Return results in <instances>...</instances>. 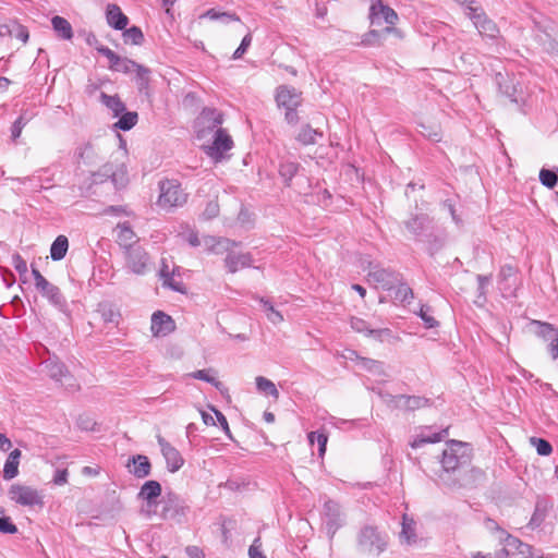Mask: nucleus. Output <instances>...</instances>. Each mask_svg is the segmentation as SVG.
Instances as JSON below:
<instances>
[{"label":"nucleus","instance_id":"obj_1","mask_svg":"<svg viewBox=\"0 0 558 558\" xmlns=\"http://www.w3.org/2000/svg\"><path fill=\"white\" fill-rule=\"evenodd\" d=\"M471 463V445L454 439L448 440L441 453L437 484L451 490L469 486L470 473L474 471Z\"/></svg>","mask_w":558,"mask_h":558},{"label":"nucleus","instance_id":"obj_2","mask_svg":"<svg viewBox=\"0 0 558 558\" xmlns=\"http://www.w3.org/2000/svg\"><path fill=\"white\" fill-rule=\"evenodd\" d=\"M404 228L413 236V240L423 244L429 256L441 251L447 242V233L444 228L435 225L427 214H415L403 221Z\"/></svg>","mask_w":558,"mask_h":558},{"label":"nucleus","instance_id":"obj_3","mask_svg":"<svg viewBox=\"0 0 558 558\" xmlns=\"http://www.w3.org/2000/svg\"><path fill=\"white\" fill-rule=\"evenodd\" d=\"M388 534L377 526L364 525L356 535V547L360 553L380 556L388 547Z\"/></svg>","mask_w":558,"mask_h":558},{"label":"nucleus","instance_id":"obj_4","mask_svg":"<svg viewBox=\"0 0 558 558\" xmlns=\"http://www.w3.org/2000/svg\"><path fill=\"white\" fill-rule=\"evenodd\" d=\"M160 195L158 205L163 208L182 206L186 202V194L177 180H163L159 183Z\"/></svg>","mask_w":558,"mask_h":558},{"label":"nucleus","instance_id":"obj_5","mask_svg":"<svg viewBox=\"0 0 558 558\" xmlns=\"http://www.w3.org/2000/svg\"><path fill=\"white\" fill-rule=\"evenodd\" d=\"M190 511V506L184 498L174 492H168L162 499V510L160 517L165 520H174L182 522Z\"/></svg>","mask_w":558,"mask_h":558},{"label":"nucleus","instance_id":"obj_6","mask_svg":"<svg viewBox=\"0 0 558 558\" xmlns=\"http://www.w3.org/2000/svg\"><path fill=\"white\" fill-rule=\"evenodd\" d=\"M44 372L60 386L69 391H75L78 386L66 366L57 357H49L43 363Z\"/></svg>","mask_w":558,"mask_h":558},{"label":"nucleus","instance_id":"obj_7","mask_svg":"<svg viewBox=\"0 0 558 558\" xmlns=\"http://www.w3.org/2000/svg\"><path fill=\"white\" fill-rule=\"evenodd\" d=\"M223 114L216 108L205 107L195 120V131L198 138L207 136L217 129H221Z\"/></svg>","mask_w":558,"mask_h":558},{"label":"nucleus","instance_id":"obj_8","mask_svg":"<svg viewBox=\"0 0 558 558\" xmlns=\"http://www.w3.org/2000/svg\"><path fill=\"white\" fill-rule=\"evenodd\" d=\"M323 522L328 538L332 541L337 531L342 527L344 523L341 506L337 501L328 499L324 502Z\"/></svg>","mask_w":558,"mask_h":558},{"label":"nucleus","instance_id":"obj_9","mask_svg":"<svg viewBox=\"0 0 558 558\" xmlns=\"http://www.w3.org/2000/svg\"><path fill=\"white\" fill-rule=\"evenodd\" d=\"M9 497L12 501L25 506V507H34V506H44V497L43 495L34 487L22 485V484H13L9 489Z\"/></svg>","mask_w":558,"mask_h":558},{"label":"nucleus","instance_id":"obj_10","mask_svg":"<svg viewBox=\"0 0 558 558\" xmlns=\"http://www.w3.org/2000/svg\"><path fill=\"white\" fill-rule=\"evenodd\" d=\"M368 281H372L378 286H380L384 290L390 291L392 290L397 283L402 278V275L391 270L380 267L379 265H374L373 263L368 264Z\"/></svg>","mask_w":558,"mask_h":558},{"label":"nucleus","instance_id":"obj_11","mask_svg":"<svg viewBox=\"0 0 558 558\" xmlns=\"http://www.w3.org/2000/svg\"><path fill=\"white\" fill-rule=\"evenodd\" d=\"M125 254L126 269L137 276L145 275L149 269V255L142 246H131Z\"/></svg>","mask_w":558,"mask_h":558},{"label":"nucleus","instance_id":"obj_12","mask_svg":"<svg viewBox=\"0 0 558 558\" xmlns=\"http://www.w3.org/2000/svg\"><path fill=\"white\" fill-rule=\"evenodd\" d=\"M233 147V140L225 129H217L210 145L204 146L205 154L214 161H221L223 154Z\"/></svg>","mask_w":558,"mask_h":558},{"label":"nucleus","instance_id":"obj_13","mask_svg":"<svg viewBox=\"0 0 558 558\" xmlns=\"http://www.w3.org/2000/svg\"><path fill=\"white\" fill-rule=\"evenodd\" d=\"M494 81L499 92L512 102L519 104L523 100L522 87L519 83H515L513 76H510L508 73L497 72Z\"/></svg>","mask_w":558,"mask_h":558},{"label":"nucleus","instance_id":"obj_14","mask_svg":"<svg viewBox=\"0 0 558 558\" xmlns=\"http://www.w3.org/2000/svg\"><path fill=\"white\" fill-rule=\"evenodd\" d=\"M161 493L162 487L158 481L149 480L142 485L137 498L145 501L147 508L145 511L148 515L153 512L155 513V508L158 505V498L161 496Z\"/></svg>","mask_w":558,"mask_h":558},{"label":"nucleus","instance_id":"obj_15","mask_svg":"<svg viewBox=\"0 0 558 558\" xmlns=\"http://www.w3.org/2000/svg\"><path fill=\"white\" fill-rule=\"evenodd\" d=\"M369 19L372 25H381L383 22L392 27L398 21V14L389 5L384 4L381 0H376L369 9Z\"/></svg>","mask_w":558,"mask_h":558},{"label":"nucleus","instance_id":"obj_16","mask_svg":"<svg viewBox=\"0 0 558 558\" xmlns=\"http://www.w3.org/2000/svg\"><path fill=\"white\" fill-rule=\"evenodd\" d=\"M157 442L166 460L167 470L171 473L178 472L184 464V459L179 450L161 436H157Z\"/></svg>","mask_w":558,"mask_h":558},{"label":"nucleus","instance_id":"obj_17","mask_svg":"<svg viewBox=\"0 0 558 558\" xmlns=\"http://www.w3.org/2000/svg\"><path fill=\"white\" fill-rule=\"evenodd\" d=\"M275 100L279 108L300 107L302 93L290 85H279L276 88Z\"/></svg>","mask_w":558,"mask_h":558},{"label":"nucleus","instance_id":"obj_18","mask_svg":"<svg viewBox=\"0 0 558 558\" xmlns=\"http://www.w3.org/2000/svg\"><path fill=\"white\" fill-rule=\"evenodd\" d=\"M350 326L355 332L363 333L378 341H383L384 337H388L391 333L389 328H372L366 320L355 316L350 318Z\"/></svg>","mask_w":558,"mask_h":558},{"label":"nucleus","instance_id":"obj_19","mask_svg":"<svg viewBox=\"0 0 558 558\" xmlns=\"http://www.w3.org/2000/svg\"><path fill=\"white\" fill-rule=\"evenodd\" d=\"M175 329L172 317L165 312L157 311L151 315L150 330L154 336H168Z\"/></svg>","mask_w":558,"mask_h":558},{"label":"nucleus","instance_id":"obj_20","mask_svg":"<svg viewBox=\"0 0 558 558\" xmlns=\"http://www.w3.org/2000/svg\"><path fill=\"white\" fill-rule=\"evenodd\" d=\"M37 290L44 298H46L49 301L51 305L57 307L59 311H66V300L63 296L61 290L57 286L52 284L47 280L41 286H39Z\"/></svg>","mask_w":558,"mask_h":558},{"label":"nucleus","instance_id":"obj_21","mask_svg":"<svg viewBox=\"0 0 558 558\" xmlns=\"http://www.w3.org/2000/svg\"><path fill=\"white\" fill-rule=\"evenodd\" d=\"M126 468L136 478H145L151 473V463L147 456L134 454L128 459Z\"/></svg>","mask_w":558,"mask_h":558},{"label":"nucleus","instance_id":"obj_22","mask_svg":"<svg viewBox=\"0 0 558 558\" xmlns=\"http://www.w3.org/2000/svg\"><path fill=\"white\" fill-rule=\"evenodd\" d=\"M159 278L162 280L163 288H168L179 293H186L185 284L182 281L174 279V272H171L168 260L166 258L161 259Z\"/></svg>","mask_w":558,"mask_h":558},{"label":"nucleus","instance_id":"obj_23","mask_svg":"<svg viewBox=\"0 0 558 558\" xmlns=\"http://www.w3.org/2000/svg\"><path fill=\"white\" fill-rule=\"evenodd\" d=\"M553 508V502L547 497H537L535 509L531 517L527 527L531 530L539 527L545 521L548 511Z\"/></svg>","mask_w":558,"mask_h":558},{"label":"nucleus","instance_id":"obj_24","mask_svg":"<svg viewBox=\"0 0 558 558\" xmlns=\"http://www.w3.org/2000/svg\"><path fill=\"white\" fill-rule=\"evenodd\" d=\"M253 256L251 253H234L229 252L225 258V266L231 274L236 272L241 268L251 267Z\"/></svg>","mask_w":558,"mask_h":558},{"label":"nucleus","instance_id":"obj_25","mask_svg":"<svg viewBox=\"0 0 558 558\" xmlns=\"http://www.w3.org/2000/svg\"><path fill=\"white\" fill-rule=\"evenodd\" d=\"M517 274L518 269L514 266L509 264L501 266L498 275L500 289L513 294L517 289Z\"/></svg>","mask_w":558,"mask_h":558},{"label":"nucleus","instance_id":"obj_26","mask_svg":"<svg viewBox=\"0 0 558 558\" xmlns=\"http://www.w3.org/2000/svg\"><path fill=\"white\" fill-rule=\"evenodd\" d=\"M426 430H427V433L426 432H422L421 434L415 436L413 438V440L410 442V446L413 449L421 448V447H423L424 445H427V444L439 442L446 436H448V433H449L448 432V427L444 428V429H441L440 432H437V433H432L430 432V427H427Z\"/></svg>","mask_w":558,"mask_h":558},{"label":"nucleus","instance_id":"obj_27","mask_svg":"<svg viewBox=\"0 0 558 558\" xmlns=\"http://www.w3.org/2000/svg\"><path fill=\"white\" fill-rule=\"evenodd\" d=\"M106 17L108 24L117 31H123L129 23V17L113 3L107 5Z\"/></svg>","mask_w":558,"mask_h":558},{"label":"nucleus","instance_id":"obj_28","mask_svg":"<svg viewBox=\"0 0 558 558\" xmlns=\"http://www.w3.org/2000/svg\"><path fill=\"white\" fill-rule=\"evenodd\" d=\"M393 398L398 400V402L402 401L403 403L401 407L408 411H415L421 408L430 407L433 404L430 399L420 396L399 395Z\"/></svg>","mask_w":558,"mask_h":558},{"label":"nucleus","instance_id":"obj_29","mask_svg":"<svg viewBox=\"0 0 558 558\" xmlns=\"http://www.w3.org/2000/svg\"><path fill=\"white\" fill-rule=\"evenodd\" d=\"M96 312L105 324L118 325L120 313L111 302L104 301L98 303Z\"/></svg>","mask_w":558,"mask_h":558},{"label":"nucleus","instance_id":"obj_30","mask_svg":"<svg viewBox=\"0 0 558 558\" xmlns=\"http://www.w3.org/2000/svg\"><path fill=\"white\" fill-rule=\"evenodd\" d=\"M118 229V243L124 247V251L131 246H140L135 241L136 234L129 222L119 223Z\"/></svg>","mask_w":558,"mask_h":558},{"label":"nucleus","instance_id":"obj_31","mask_svg":"<svg viewBox=\"0 0 558 558\" xmlns=\"http://www.w3.org/2000/svg\"><path fill=\"white\" fill-rule=\"evenodd\" d=\"M110 181L113 184L116 190H121L125 187L129 183L128 169L125 165H113L110 171Z\"/></svg>","mask_w":558,"mask_h":558},{"label":"nucleus","instance_id":"obj_32","mask_svg":"<svg viewBox=\"0 0 558 558\" xmlns=\"http://www.w3.org/2000/svg\"><path fill=\"white\" fill-rule=\"evenodd\" d=\"M51 24L53 31L61 39L71 40L73 38V29L70 22L66 19L59 15H54L51 19Z\"/></svg>","mask_w":558,"mask_h":558},{"label":"nucleus","instance_id":"obj_33","mask_svg":"<svg viewBox=\"0 0 558 558\" xmlns=\"http://www.w3.org/2000/svg\"><path fill=\"white\" fill-rule=\"evenodd\" d=\"M482 36L495 39L499 35L497 24L490 20L487 14H482L481 20L474 25Z\"/></svg>","mask_w":558,"mask_h":558},{"label":"nucleus","instance_id":"obj_34","mask_svg":"<svg viewBox=\"0 0 558 558\" xmlns=\"http://www.w3.org/2000/svg\"><path fill=\"white\" fill-rule=\"evenodd\" d=\"M531 325L534 327V333L544 341H549L558 335V329L549 323L532 320Z\"/></svg>","mask_w":558,"mask_h":558},{"label":"nucleus","instance_id":"obj_35","mask_svg":"<svg viewBox=\"0 0 558 558\" xmlns=\"http://www.w3.org/2000/svg\"><path fill=\"white\" fill-rule=\"evenodd\" d=\"M204 243L207 250L211 253L219 254L222 250L228 251L230 247L235 246L236 243L229 239L223 238H215V236H205Z\"/></svg>","mask_w":558,"mask_h":558},{"label":"nucleus","instance_id":"obj_36","mask_svg":"<svg viewBox=\"0 0 558 558\" xmlns=\"http://www.w3.org/2000/svg\"><path fill=\"white\" fill-rule=\"evenodd\" d=\"M69 248V240L65 235H58L50 246V257L54 262L63 259Z\"/></svg>","mask_w":558,"mask_h":558},{"label":"nucleus","instance_id":"obj_37","mask_svg":"<svg viewBox=\"0 0 558 558\" xmlns=\"http://www.w3.org/2000/svg\"><path fill=\"white\" fill-rule=\"evenodd\" d=\"M135 84L141 95H149L150 70L144 65L136 69Z\"/></svg>","mask_w":558,"mask_h":558},{"label":"nucleus","instance_id":"obj_38","mask_svg":"<svg viewBox=\"0 0 558 558\" xmlns=\"http://www.w3.org/2000/svg\"><path fill=\"white\" fill-rule=\"evenodd\" d=\"M100 101L105 105L109 110L112 111L113 117H119L121 113L125 111V105L120 99L118 95H108L106 93L100 94Z\"/></svg>","mask_w":558,"mask_h":558},{"label":"nucleus","instance_id":"obj_39","mask_svg":"<svg viewBox=\"0 0 558 558\" xmlns=\"http://www.w3.org/2000/svg\"><path fill=\"white\" fill-rule=\"evenodd\" d=\"M359 364L363 369L372 373L375 376L383 377V378H386L389 376L386 372L385 364L380 361L368 359V357H360Z\"/></svg>","mask_w":558,"mask_h":558},{"label":"nucleus","instance_id":"obj_40","mask_svg":"<svg viewBox=\"0 0 558 558\" xmlns=\"http://www.w3.org/2000/svg\"><path fill=\"white\" fill-rule=\"evenodd\" d=\"M393 31L392 27L386 26L381 31L371 29L366 34L363 35L361 44L363 46H377L380 45L383 39Z\"/></svg>","mask_w":558,"mask_h":558},{"label":"nucleus","instance_id":"obj_41","mask_svg":"<svg viewBox=\"0 0 558 558\" xmlns=\"http://www.w3.org/2000/svg\"><path fill=\"white\" fill-rule=\"evenodd\" d=\"M300 167V163L294 161L284 160L280 162L278 171L286 186L291 185L292 179L299 172Z\"/></svg>","mask_w":558,"mask_h":558},{"label":"nucleus","instance_id":"obj_42","mask_svg":"<svg viewBox=\"0 0 558 558\" xmlns=\"http://www.w3.org/2000/svg\"><path fill=\"white\" fill-rule=\"evenodd\" d=\"M118 118L119 120L113 124V128L121 131H130L138 121V114L135 111L125 110Z\"/></svg>","mask_w":558,"mask_h":558},{"label":"nucleus","instance_id":"obj_43","mask_svg":"<svg viewBox=\"0 0 558 558\" xmlns=\"http://www.w3.org/2000/svg\"><path fill=\"white\" fill-rule=\"evenodd\" d=\"M34 118V113L24 110L19 118L13 122L11 126V138L15 142L22 133V130L27 125V123Z\"/></svg>","mask_w":558,"mask_h":558},{"label":"nucleus","instance_id":"obj_44","mask_svg":"<svg viewBox=\"0 0 558 558\" xmlns=\"http://www.w3.org/2000/svg\"><path fill=\"white\" fill-rule=\"evenodd\" d=\"M323 136V132L313 129L310 124H305L301 128L296 140L302 145H313L316 143V136Z\"/></svg>","mask_w":558,"mask_h":558},{"label":"nucleus","instance_id":"obj_45","mask_svg":"<svg viewBox=\"0 0 558 558\" xmlns=\"http://www.w3.org/2000/svg\"><path fill=\"white\" fill-rule=\"evenodd\" d=\"M122 36L125 44H132L136 46L142 45L145 40L141 27L135 25L131 26L130 28H124Z\"/></svg>","mask_w":558,"mask_h":558},{"label":"nucleus","instance_id":"obj_46","mask_svg":"<svg viewBox=\"0 0 558 558\" xmlns=\"http://www.w3.org/2000/svg\"><path fill=\"white\" fill-rule=\"evenodd\" d=\"M307 438L311 445H314V442L318 445V456L324 457L326 452L328 435L324 430H315L308 433Z\"/></svg>","mask_w":558,"mask_h":558},{"label":"nucleus","instance_id":"obj_47","mask_svg":"<svg viewBox=\"0 0 558 558\" xmlns=\"http://www.w3.org/2000/svg\"><path fill=\"white\" fill-rule=\"evenodd\" d=\"M396 290V299L404 304H410L412 300L414 299V292L412 288L407 283L403 282L402 279L397 283L395 287Z\"/></svg>","mask_w":558,"mask_h":558},{"label":"nucleus","instance_id":"obj_48","mask_svg":"<svg viewBox=\"0 0 558 558\" xmlns=\"http://www.w3.org/2000/svg\"><path fill=\"white\" fill-rule=\"evenodd\" d=\"M432 307L427 304H421L420 310L415 314L423 320L425 328L432 329L439 326V322L435 319L429 313Z\"/></svg>","mask_w":558,"mask_h":558},{"label":"nucleus","instance_id":"obj_49","mask_svg":"<svg viewBox=\"0 0 558 558\" xmlns=\"http://www.w3.org/2000/svg\"><path fill=\"white\" fill-rule=\"evenodd\" d=\"M417 132L424 136L425 138L432 142H440L441 141V132L439 126L437 125H427L424 123L418 124Z\"/></svg>","mask_w":558,"mask_h":558},{"label":"nucleus","instance_id":"obj_50","mask_svg":"<svg viewBox=\"0 0 558 558\" xmlns=\"http://www.w3.org/2000/svg\"><path fill=\"white\" fill-rule=\"evenodd\" d=\"M256 388L258 391L264 392L267 396H271L275 398L279 397V391L276 388V385L267 379L266 377L258 376L256 377Z\"/></svg>","mask_w":558,"mask_h":558},{"label":"nucleus","instance_id":"obj_51","mask_svg":"<svg viewBox=\"0 0 558 558\" xmlns=\"http://www.w3.org/2000/svg\"><path fill=\"white\" fill-rule=\"evenodd\" d=\"M140 65L141 64L126 57H120V61H118L116 65H109V69L116 72L128 74L132 71H136L137 66Z\"/></svg>","mask_w":558,"mask_h":558},{"label":"nucleus","instance_id":"obj_52","mask_svg":"<svg viewBox=\"0 0 558 558\" xmlns=\"http://www.w3.org/2000/svg\"><path fill=\"white\" fill-rule=\"evenodd\" d=\"M538 178L539 182L547 189H554L558 183L557 170L554 171L547 168H542Z\"/></svg>","mask_w":558,"mask_h":558},{"label":"nucleus","instance_id":"obj_53","mask_svg":"<svg viewBox=\"0 0 558 558\" xmlns=\"http://www.w3.org/2000/svg\"><path fill=\"white\" fill-rule=\"evenodd\" d=\"M259 302L262 303L269 322L276 325L280 324L283 320L282 314L279 311L275 310L272 303L269 300L260 298Z\"/></svg>","mask_w":558,"mask_h":558},{"label":"nucleus","instance_id":"obj_54","mask_svg":"<svg viewBox=\"0 0 558 558\" xmlns=\"http://www.w3.org/2000/svg\"><path fill=\"white\" fill-rule=\"evenodd\" d=\"M530 442H531V445L533 447H535L536 452L539 456L546 457V456H549L553 452L551 444L548 440L544 439V438L531 437L530 438Z\"/></svg>","mask_w":558,"mask_h":558},{"label":"nucleus","instance_id":"obj_55","mask_svg":"<svg viewBox=\"0 0 558 558\" xmlns=\"http://www.w3.org/2000/svg\"><path fill=\"white\" fill-rule=\"evenodd\" d=\"M209 372H211L210 368L209 369H198V371L191 373L190 376L194 379H198V380H203L208 384H211L213 386H215L217 389L220 390L222 387V384L219 380H217L215 377L210 376Z\"/></svg>","mask_w":558,"mask_h":558},{"label":"nucleus","instance_id":"obj_56","mask_svg":"<svg viewBox=\"0 0 558 558\" xmlns=\"http://www.w3.org/2000/svg\"><path fill=\"white\" fill-rule=\"evenodd\" d=\"M112 169V162H107L102 167L99 168L98 171L92 174V182L94 184H101L108 180H110V171Z\"/></svg>","mask_w":558,"mask_h":558},{"label":"nucleus","instance_id":"obj_57","mask_svg":"<svg viewBox=\"0 0 558 558\" xmlns=\"http://www.w3.org/2000/svg\"><path fill=\"white\" fill-rule=\"evenodd\" d=\"M400 537L404 538L409 544L415 542L416 538L414 522L412 520L408 521L405 517L403 518Z\"/></svg>","mask_w":558,"mask_h":558},{"label":"nucleus","instance_id":"obj_58","mask_svg":"<svg viewBox=\"0 0 558 558\" xmlns=\"http://www.w3.org/2000/svg\"><path fill=\"white\" fill-rule=\"evenodd\" d=\"M19 461H12L7 459L3 466V478L11 481L19 475Z\"/></svg>","mask_w":558,"mask_h":558},{"label":"nucleus","instance_id":"obj_59","mask_svg":"<svg viewBox=\"0 0 558 558\" xmlns=\"http://www.w3.org/2000/svg\"><path fill=\"white\" fill-rule=\"evenodd\" d=\"M499 543L505 545L506 548L517 549L522 543L518 537L509 534L507 531H501V535L499 536Z\"/></svg>","mask_w":558,"mask_h":558},{"label":"nucleus","instance_id":"obj_60","mask_svg":"<svg viewBox=\"0 0 558 558\" xmlns=\"http://www.w3.org/2000/svg\"><path fill=\"white\" fill-rule=\"evenodd\" d=\"M96 50L109 60V65H116L120 61V56L104 45L96 46Z\"/></svg>","mask_w":558,"mask_h":558},{"label":"nucleus","instance_id":"obj_61","mask_svg":"<svg viewBox=\"0 0 558 558\" xmlns=\"http://www.w3.org/2000/svg\"><path fill=\"white\" fill-rule=\"evenodd\" d=\"M251 44H252V35L248 33L242 38L240 46L233 52L232 59L233 60L241 59L243 57V54L246 52V50L248 49V47L251 46Z\"/></svg>","mask_w":558,"mask_h":558},{"label":"nucleus","instance_id":"obj_62","mask_svg":"<svg viewBox=\"0 0 558 558\" xmlns=\"http://www.w3.org/2000/svg\"><path fill=\"white\" fill-rule=\"evenodd\" d=\"M16 532H17V526L13 523L11 518L1 515L0 517V533L15 534Z\"/></svg>","mask_w":558,"mask_h":558},{"label":"nucleus","instance_id":"obj_63","mask_svg":"<svg viewBox=\"0 0 558 558\" xmlns=\"http://www.w3.org/2000/svg\"><path fill=\"white\" fill-rule=\"evenodd\" d=\"M12 265L21 277L27 274V264L19 253L12 255Z\"/></svg>","mask_w":558,"mask_h":558},{"label":"nucleus","instance_id":"obj_64","mask_svg":"<svg viewBox=\"0 0 558 558\" xmlns=\"http://www.w3.org/2000/svg\"><path fill=\"white\" fill-rule=\"evenodd\" d=\"M248 557L250 558H266L265 554L262 550V541L260 537L257 536L252 545L248 548Z\"/></svg>","mask_w":558,"mask_h":558}]
</instances>
